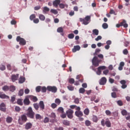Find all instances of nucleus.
Instances as JSON below:
<instances>
[{"label": "nucleus", "mask_w": 130, "mask_h": 130, "mask_svg": "<svg viewBox=\"0 0 130 130\" xmlns=\"http://www.w3.org/2000/svg\"><path fill=\"white\" fill-rule=\"evenodd\" d=\"M106 69V67L105 66H100L98 68V71L96 72L97 75H101V70H105Z\"/></svg>", "instance_id": "8"}, {"label": "nucleus", "mask_w": 130, "mask_h": 130, "mask_svg": "<svg viewBox=\"0 0 130 130\" xmlns=\"http://www.w3.org/2000/svg\"><path fill=\"white\" fill-rule=\"evenodd\" d=\"M0 110L3 111V112H6L7 109L6 108V104L3 103L0 105Z\"/></svg>", "instance_id": "11"}, {"label": "nucleus", "mask_w": 130, "mask_h": 130, "mask_svg": "<svg viewBox=\"0 0 130 130\" xmlns=\"http://www.w3.org/2000/svg\"><path fill=\"white\" fill-rule=\"evenodd\" d=\"M2 89L3 91H9L10 90V87H9V86L5 85L2 88Z\"/></svg>", "instance_id": "26"}, {"label": "nucleus", "mask_w": 130, "mask_h": 130, "mask_svg": "<svg viewBox=\"0 0 130 130\" xmlns=\"http://www.w3.org/2000/svg\"><path fill=\"white\" fill-rule=\"evenodd\" d=\"M0 98H2V99H10V96L6 95L5 93L4 94H0Z\"/></svg>", "instance_id": "20"}, {"label": "nucleus", "mask_w": 130, "mask_h": 130, "mask_svg": "<svg viewBox=\"0 0 130 130\" xmlns=\"http://www.w3.org/2000/svg\"><path fill=\"white\" fill-rule=\"evenodd\" d=\"M120 84H121V88L122 89H125L126 87H127V85L125 84H126V81L124 80H121L120 81Z\"/></svg>", "instance_id": "10"}, {"label": "nucleus", "mask_w": 130, "mask_h": 130, "mask_svg": "<svg viewBox=\"0 0 130 130\" xmlns=\"http://www.w3.org/2000/svg\"><path fill=\"white\" fill-rule=\"evenodd\" d=\"M60 117H61V118H66V117H67V114H64L63 113H61Z\"/></svg>", "instance_id": "62"}, {"label": "nucleus", "mask_w": 130, "mask_h": 130, "mask_svg": "<svg viewBox=\"0 0 130 130\" xmlns=\"http://www.w3.org/2000/svg\"><path fill=\"white\" fill-rule=\"evenodd\" d=\"M43 11L44 12V13H46V12H49V8L47 7H45L43 8Z\"/></svg>", "instance_id": "44"}, {"label": "nucleus", "mask_w": 130, "mask_h": 130, "mask_svg": "<svg viewBox=\"0 0 130 130\" xmlns=\"http://www.w3.org/2000/svg\"><path fill=\"white\" fill-rule=\"evenodd\" d=\"M15 109L17 112H19L21 111V108L18 106H16Z\"/></svg>", "instance_id": "63"}, {"label": "nucleus", "mask_w": 130, "mask_h": 130, "mask_svg": "<svg viewBox=\"0 0 130 130\" xmlns=\"http://www.w3.org/2000/svg\"><path fill=\"white\" fill-rule=\"evenodd\" d=\"M66 114L68 117L70 119H72L74 117L73 114H74V110L70 109L68 111H66Z\"/></svg>", "instance_id": "5"}, {"label": "nucleus", "mask_w": 130, "mask_h": 130, "mask_svg": "<svg viewBox=\"0 0 130 130\" xmlns=\"http://www.w3.org/2000/svg\"><path fill=\"white\" fill-rule=\"evenodd\" d=\"M33 21L35 24H38L39 23V19L38 18H36L33 20Z\"/></svg>", "instance_id": "60"}, {"label": "nucleus", "mask_w": 130, "mask_h": 130, "mask_svg": "<svg viewBox=\"0 0 130 130\" xmlns=\"http://www.w3.org/2000/svg\"><path fill=\"white\" fill-rule=\"evenodd\" d=\"M92 120L94 122H97V121H98V118L96 116H93L92 118Z\"/></svg>", "instance_id": "47"}, {"label": "nucleus", "mask_w": 130, "mask_h": 130, "mask_svg": "<svg viewBox=\"0 0 130 130\" xmlns=\"http://www.w3.org/2000/svg\"><path fill=\"white\" fill-rule=\"evenodd\" d=\"M67 88L70 91H74L75 89V87L72 85H68Z\"/></svg>", "instance_id": "36"}, {"label": "nucleus", "mask_w": 130, "mask_h": 130, "mask_svg": "<svg viewBox=\"0 0 130 130\" xmlns=\"http://www.w3.org/2000/svg\"><path fill=\"white\" fill-rule=\"evenodd\" d=\"M25 79L24 77H20L19 79V84H23L24 82H25Z\"/></svg>", "instance_id": "22"}, {"label": "nucleus", "mask_w": 130, "mask_h": 130, "mask_svg": "<svg viewBox=\"0 0 130 130\" xmlns=\"http://www.w3.org/2000/svg\"><path fill=\"white\" fill-rule=\"evenodd\" d=\"M36 119H42V117L39 114H36Z\"/></svg>", "instance_id": "42"}, {"label": "nucleus", "mask_w": 130, "mask_h": 130, "mask_svg": "<svg viewBox=\"0 0 130 130\" xmlns=\"http://www.w3.org/2000/svg\"><path fill=\"white\" fill-rule=\"evenodd\" d=\"M110 14L111 15H115V16H116V14L115 13V11H114V10L113 9H111L110 11Z\"/></svg>", "instance_id": "52"}, {"label": "nucleus", "mask_w": 130, "mask_h": 130, "mask_svg": "<svg viewBox=\"0 0 130 130\" xmlns=\"http://www.w3.org/2000/svg\"><path fill=\"white\" fill-rule=\"evenodd\" d=\"M47 90V88H46L45 86L42 87L41 88V91L42 92V93H45Z\"/></svg>", "instance_id": "49"}, {"label": "nucleus", "mask_w": 130, "mask_h": 130, "mask_svg": "<svg viewBox=\"0 0 130 130\" xmlns=\"http://www.w3.org/2000/svg\"><path fill=\"white\" fill-rule=\"evenodd\" d=\"M51 107H52V108H53V109H54L56 108V107H57V105H56V104L55 103H52L51 105Z\"/></svg>", "instance_id": "50"}, {"label": "nucleus", "mask_w": 130, "mask_h": 130, "mask_svg": "<svg viewBox=\"0 0 130 130\" xmlns=\"http://www.w3.org/2000/svg\"><path fill=\"white\" fill-rule=\"evenodd\" d=\"M12 120H13V118L10 116L8 117L6 119V121L7 122H8V123H11Z\"/></svg>", "instance_id": "25"}, {"label": "nucleus", "mask_w": 130, "mask_h": 130, "mask_svg": "<svg viewBox=\"0 0 130 130\" xmlns=\"http://www.w3.org/2000/svg\"><path fill=\"white\" fill-rule=\"evenodd\" d=\"M39 106L41 110H44L45 106H44V103L43 102V101H41L40 102V103H39Z\"/></svg>", "instance_id": "14"}, {"label": "nucleus", "mask_w": 130, "mask_h": 130, "mask_svg": "<svg viewBox=\"0 0 130 130\" xmlns=\"http://www.w3.org/2000/svg\"><path fill=\"white\" fill-rule=\"evenodd\" d=\"M59 8L60 9H64L66 5L62 3H60V4L59 5Z\"/></svg>", "instance_id": "56"}, {"label": "nucleus", "mask_w": 130, "mask_h": 130, "mask_svg": "<svg viewBox=\"0 0 130 130\" xmlns=\"http://www.w3.org/2000/svg\"><path fill=\"white\" fill-rule=\"evenodd\" d=\"M21 119L23 121H27V116H26V115H23L22 116H21Z\"/></svg>", "instance_id": "39"}, {"label": "nucleus", "mask_w": 130, "mask_h": 130, "mask_svg": "<svg viewBox=\"0 0 130 130\" xmlns=\"http://www.w3.org/2000/svg\"><path fill=\"white\" fill-rule=\"evenodd\" d=\"M105 124L107 127H111V122H110V121L109 120H107L105 122Z\"/></svg>", "instance_id": "19"}, {"label": "nucleus", "mask_w": 130, "mask_h": 130, "mask_svg": "<svg viewBox=\"0 0 130 130\" xmlns=\"http://www.w3.org/2000/svg\"><path fill=\"white\" fill-rule=\"evenodd\" d=\"M107 82V79L106 77H102L100 80L99 84L100 85H104L106 84Z\"/></svg>", "instance_id": "7"}, {"label": "nucleus", "mask_w": 130, "mask_h": 130, "mask_svg": "<svg viewBox=\"0 0 130 130\" xmlns=\"http://www.w3.org/2000/svg\"><path fill=\"white\" fill-rule=\"evenodd\" d=\"M36 18V15H35V14H31L29 17V19L30 21H33L34 19H35Z\"/></svg>", "instance_id": "37"}, {"label": "nucleus", "mask_w": 130, "mask_h": 130, "mask_svg": "<svg viewBox=\"0 0 130 130\" xmlns=\"http://www.w3.org/2000/svg\"><path fill=\"white\" fill-rule=\"evenodd\" d=\"M33 106L35 109H36V110H38L39 109V105H38V104L37 103L34 104Z\"/></svg>", "instance_id": "31"}, {"label": "nucleus", "mask_w": 130, "mask_h": 130, "mask_svg": "<svg viewBox=\"0 0 130 130\" xmlns=\"http://www.w3.org/2000/svg\"><path fill=\"white\" fill-rule=\"evenodd\" d=\"M81 49V47L79 45L74 46V48L72 49L73 52H76V51H79Z\"/></svg>", "instance_id": "17"}, {"label": "nucleus", "mask_w": 130, "mask_h": 130, "mask_svg": "<svg viewBox=\"0 0 130 130\" xmlns=\"http://www.w3.org/2000/svg\"><path fill=\"white\" fill-rule=\"evenodd\" d=\"M16 41H17V42H19V44L20 45H26V40H25L24 38H21L20 36L17 37Z\"/></svg>", "instance_id": "3"}, {"label": "nucleus", "mask_w": 130, "mask_h": 130, "mask_svg": "<svg viewBox=\"0 0 130 130\" xmlns=\"http://www.w3.org/2000/svg\"><path fill=\"white\" fill-rule=\"evenodd\" d=\"M84 113L85 115H89V113H90V110L89 109L86 108L84 110Z\"/></svg>", "instance_id": "28"}, {"label": "nucleus", "mask_w": 130, "mask_h": 130, "mask_svg": "<svg viewBox=\"0 0 130 130\" xmlns=\"http://www.w3.org/2000/svg\"><path fill=\"white\" fill-rule=\"evenodd\" d=\"M16 90V87H15L14 85H11L9 87V91L10 92H14Z\"/></svg>", "instance_id": "24"}, {"label": "nucleus", "mask_w": 130, "mask_h": 130, "mask_svg": "<svg viewBox=\"0 0 130 130\" xmlns=\"http://www.w3.org/2000/svg\"><path fill=\"white\" fill-rule=\"evenodd\" d=\"M50 12L51 13H52L54 15H57V14H58V12L57 11V10H55V9H51L50 10Z\"/></svg>", "instance_id": "32"}, {"label": "nucleus", "mask_w": 130, "mask_h": 130, "mask_svg": "<svg viewBox=\"0 0 130 130\" xmlns=\"http://www.w3.org/2000/svg\"><path fill=\"white\" fill-rule=\"evenodd\" d=\"M50 117H52V118H55V117H56V115L54 113H51Z\"/></svg>", "instance_id": "58"}, {"label": "nucleus", "mask_w": 130, "mask_h": 130, "mask_svg": "<svg viewBox=\"0 0 130 130\" xmlns=\"http://www.w3.org/2000/svg\"><path fill=\"white\" fill-rule=\"evenodd\" d=\"M69 83L70 84H75V79L74 78H70L69 79Z\"/></svg>", "instance_id": "41"}, {"label": "nucleus", "mask_w": 130, "mask_h": 130, "mask_svg": "<svg viewBox=\"0 0 130 130\" xmlns=\"http://www.w3.org/2000/svg\"><path fill=\"white\" fill-rule=\"evenodd\" d=\"M29 96V99L32 102H37V101H38V99L37 96H35L34 95H28Z\"/></svg>", "instance_id": "15"}, {"label": "nucleus", "mask_w": 130, "mask_h": 130, "mask_svg": "<svg viewBox=\"0 0 130 130\" xmlns=\"http://www.w3.org/2000/svg\"><path fill=\"white\" fill-rule=\"evenodd\" d=\"M85 124L86 126H90V125H91V121L89 120H86L85 121Z\"/></svg>", "instance_id": "29"}, {"label": "nucleus", "mask_w": 130, "mask_h": 130, "mask_svg": "<svg viewBox=\"0 0 130 130\" xmlns=\"http://www.w3.org/2000/svg\"><path fill=\"white\" fill-rule=\"evenodd\" d=\"M60 4V0H55L53 2V6L55 7V8H57L58 5Z\"/></svg>", "instance_id": "13"}, {"label": "nucleus", "mask_w": 130, "mask_h": 130, "mask_svg": "<svg viewBox=\"0 0 130 130\" xmlns=\"http://www.w3.org/2000/svg\"><path fill=\"white\" fill-rule=\"evenodd\" d=\"M47 91L49 92H52V93H56L57 91V88L55 86H48L47 87Z\"/></svg>", "instance_id": "4"}, {"label": "nucleus", "mask_w": 130, "mask_h": 130, "mask_svg": "<svg viewBox=\"0 0 130 130\" xmlns=\"http://www.w3.org/2000/svg\"><path fill=\"white\" fill-rule=\"evenodd\" d=\"M17 102V104H18V105H20L21 106H22V105H23V100L18 99Z\"/></svg>", "instance_id": "30"}, {"label": "nucleus", "mask_w": 130, "mask_h": 130, "mask_svg": "<svg viewBox=\"0 0 130 130\" xmlns=\"http://www.w3.org/2000/svg\"><path fill=\"white\" fill-rule=\"evenodd\" d=\"M55 130H63V127H55Z\"/></svg>", "instance_id": "64"}, {"label": "nucleus", "mask_w": 130, "mask_h": 130, "mask_svg": "<svg viewBox=\"0 0 130 130\" xmlns=\"http://www.w3.org/2000/svg\"><path fill=\"white\" fill-rule=\"evenodd\" d=\"M117 104H118L119 106H122V105H123V103H122L121 100H119L117 101Z\"/></svg>", "instance_id": "40"}, {"label": "nucleus", "mask_w": 130, "mask_h": 130, "mask_svg": "<svg viewBox=\"0 0 130 130\" xmlns=\"http://www.w3.org/2000/svg\"><path fill=\"white\" fill-rule=\"evenodd\" d=\"M105 113L108 116H111V112L110 110H106Z\"/></svg>", "instance_id": "45"}, {"label": "nucleus", "mask_w": 130, "mask_h": 130, "mask_svg": "<svg viewBox=\"0 0 130 130\" xmlns=\"http://www.w3.org/2000/svg\"><path fill=\"white\" fill-rule=\"evenodd\" d=\"M0 70H1V71H5V70H6V66L4 65L0 66Z\"/></svg>", "instance_id": "59"}, {"label": "nucleus", "mask_w": 130, "mask_h": 130, "mask_svg": "<svg viewBox=\"0 0 130 130\" xmlns=\"http://www.w3.org/2000/svg\"><path fill=\"white\" fill-rule=\"evenodd\" d=\"M23 94H24V89H20L19 91L18 95L19 96H23Z\"/></svg>", "instance_id": "35"}, {"label": "nucleus", "mask_w": 130, "mask_h": 130, "mask_svg": "<svg viewBox=\"0 0 130 130\" xmlns=\"http://www.w3.org/2000/svg\"><path fill=\"white\" fill-rule=\"evenodd\" d=\"M120 23L121 24V26H123L124 28H127L128 27V25L126 23L125 20H123Z\"/></svg>", "instance_id": "18"}, {"label": "nucleus", "mask_w": 130, "mask_h": 130, "mask_svg": "<svg viewBox=\"0 0 130 130\" xmlns=\"http://www.w3.org/2000/svg\"><path fill=\"white\" fill-rule=\"evenodd\" d=\"M63 124L64 125H70V121H68L67 120H64L63 121Z\"/></svg>", "instance_id": "34"}, {"label": "nucleus", "mask_w": 130, "mask_h": 130, "mask_svg": "<svg viewBox=\"0 0 130 130\" xmlns=\"http://www.w3.org/2000/svg\"><path fill=\"white\" fill-rule=\"evenodd\" d=\"M19 79V74L12 75L11 76V80L12 82H16Z\"/></svg>", "instance_id": "9"}, {"label": "nucleus", "mask_w": 130, "mask_h": 130, "mask_svg": "<svg viewBox=\"0 0 130 130\" xmlns=\"http://www.w3.org/2000/svg\"><path fill=\"white\" fill-rule=\"evenodd\" d=\"M60 100L58 99H56L55 100V103H56V104H57L58 105H59V104H60Z\"/></svg>", "instance_id": "53"}, {"label": "nucleus", "mask_w": 130, "mask_h": 130, "mask_svg": "<svg viewBox=\"0 0 130 130\" xmlns=\"http://www.w3.org/2000/svg\"><path fill=\"white\" fill-rule=\"evenodd\" d=\"M36 91L38 93H39V92H40V91H41V86H37L36 88Z\"/></svg>", "instance_id": "46"}, {"label": "nucleus", "mask_w": 130, "mask_h": 130, "mask_svg": "<svg viewBox=\"0 0 130 130\" xmlns=\"http://www.w3.org/2000/svg\"><path fill=\"white\" fill-rule=\"evenodd\" d=\"M57 111L59 112V113H63L64 112L63 108L61 107L58 108Z\"/></svg>", "instance_id": "27"}, {"label": "nucleus", "mask_w": 130, "mask_h": 130, "mask_svg": "<svg viewBox=\"0 0 130 130\" xmlns=\"http://www.w3.org/2000/svg\"><path fill=\"white\" fill-rule=\"evenodd\" d=\"M75 115L77 116V117H82L83 116V112L81 111H76L75 112Z\"/></svg>", "instance_id": "16"}, {"label": "nucleus", "mask_w": 130, "mask_h": 130, "mask_svg": "<svg viewBox=\"0 0 130 130\" xmlns=\"http://www.w3.org/2000/svg\"><path fill=\"white\" fill-rule=\"evenodd\" d=\"M121 113L122 115H127V112L125 110H122Z\"/></svg>", "instance_id": "51"}, {"label": "nucleus", "mask_w": 130, "mask_h": 130, "mask_svg": "<svg viewBox=\"0 0 130 130\" xmlns=\"http://www.w3.org/2000/svg\"><path fill=\"white\" fill-rule=\"evenodd\" d=\"M90 19H91V16H87L85 17L84 19L80 18L79 20H80V22H82L83 25H88V24H89V21H90Z\"/></svg>", "instance_id": "2"}, {"label": "nucleus", "mask_w": 130, "mask_h": 130, "mask_svg": "<svg viewBox=\"0 0 130 130\" xmlns=\"http://www.w3.org/2000/svg\"><path fill=\"white\" fill-rule=\"evenodd\" d=\"M111 96H112V98H116V97H117L116 93L112 92L111 93Z\"/></svg>", "instance_id": "61"}, {"label": "nucleus", "mask_w": 130, "mask_h": 130, "mask_svg": "<svg viewBox=\"0 0 130 130\" xmlns=\"http://www.w3.org/2000/svg\"><path fill=\"white\" fill-rule=\"evenodd\" d=\"M103 29H107L108 28V24L106 23H104L102 24Z\"/></svg>", "instance_id": "43"}, {"label": "nucleus", "mask_w": 130, "mask_h": 130, "mask_svg": "<svg viewBox=\"0 0 130 130\" xmlns=\"http://www.w3.org/2000/svg\"><path fill=\"white\" fill-rule=\"evenodd\" d=\"M39 19H40L41 21H45V16L43 14H40L39 16Z\"/></svg>", "instance_id": "23"}, {"label": "nucleus", "mask_w": 130, "mask_h": 130, "mask_svg": "<svg viewBox=\"0 0 130 130\" xmlns=\"http://www.w3.org/2000/svg\"><path fill=\"white\" fill-rule=\"evenodd\" d=\"M26 115L27 117L29 118L33 119L34 118V116L35 115V112L33 111V109H32V107H29L27 110Z\"/></svg>", "instance_id": "1"}, {"label": "nucleus", "mask_w": 130, "mask_h": 130, "mask_svg": "<svg viewBox=\"0 0 130 130\" xmlns=\"http://www.w3.org/2000/svg\"><path fill=\"white\" fill-rule=\"evenodd\" d=\"M102 39V37L101 36H99L96 38L95 39V41H99V40H101Z\"/></svg>", "instance_id": "57"}, {"label": "nucleus", "mask_w": 130, "mask_h": 130, "mask_svg": "<svg viewBox=\"0 0 130 130\" xmlns=\"http://www.w3.org/2000/svg\"><path fill=\"white\" fill-rule=\"evenodd\" d=\"M15 100L16 96L15 95H13V96L11 97V102H12V103H14Z\"/></svg>", "instance_id": "55"}, {"label": "nucleus", "mask_w": 130, "mask_h": 130, "mask_svg": "<svg viewBox=\"0 0 130 130\" xmlns=\"http://www.w3.org/2000/svg\"><path fill=\"white\" fill-rule=\"evenodd\" d=\"M74 103H75V104H79V103H80V100H79L78 98H76L74 100Z\"/></svg>", "instance_id": "54"}, {"label": "nucleus", "mask_w": 130, "mask_h": 130, "mask_svg": "<svg viewBox=\"0 0 130 130\" xmlns=\"http://www.w3.org/2000/svg\"><path fill=\"white\" fill-rule=\"evenodd\" d=\"M30 97L29 95L25 96L24 100H23V104L24 105H30Z\"/></svg>", "instance_id": "6"}, {"label": "nucleus", "mask_w": 130, "mask_h": 130, "mask_svg": "<svg viewBox=\"0 0 130 130\" xmlns=\"http://www.w3.org/2000/svg\"><path fill=\"white\" fill-rule=\"evenodd\" d=\"M85 89L84 88H80L79 89V93L81 94H84L85 93Z\"/></svg>", "instance_id": "48"}, {"label": "nucleus", "mask_w": 130, "mask_h": 130, "mask_svg": "<svg viewBox=\"0 0 130 130\" xmlns=\"http://www.w3.org/2000/svg\"><path fill=\"white\" fill-rule=\"evenodd\" d=\"M75 37V35L74 34H70L68 35V38L69 39H74Z\"/></svg>", "instance_id": "38"}, {"label": "nucleus", "mask_w": 130, "mask_h": 130, "mask_svg": "<svg viewBox=\"0 0 130 130\" xmlns=\"http://www.w3.org/2000/svg\"><path fill=\"white\" fill-rule=\"evenodd\" d=\"M32 126H33V124H32L31 123L27 122L25 124V129H30V128H31Z\"/></svg>", "instance_id": "12"}, {"label": "nucleus", "mask_w": 130, "mask_h": 130, "mask_svg": "<svg viewBox=\"0 0 130 130\" xmlns=\"http://www.w3.org/2000/svg\"><path fill=\"white\" fill-rule=\"evenodd\" d=\"M92 35H95V36H98V35H99V30L97 29L92 30Z\"/></svg>", "instance_id": "21"}, {"label": "nucleus", "mask_w": 130, "mask_h": 130, "mask_svg": "<svg viewBox=\"0 0 130 130\" xmlns=\"http://www.w3.org/2000/svg\"><path fill=\"white\" fill-rule=\"evenodd\" d=\"M58 33H62L63 32V28L61 27H58L57 29Z\"/></svg>", "instance_id": "33"}]
</instances>
